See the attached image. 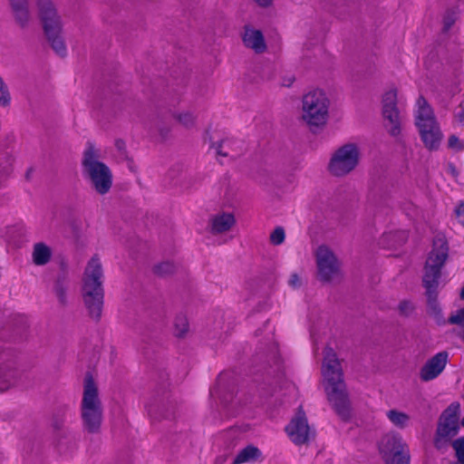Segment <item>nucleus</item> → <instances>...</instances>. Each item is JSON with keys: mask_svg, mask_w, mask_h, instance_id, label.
Instances as JSON below:
<instances>
[{"mask_svg": "<svg viewBox=\"0 0 464 464\" xmlns=\"http://www.w3.org/2000/svg\"><path fill=\"white\" fill-rule=\"evenodd\" d=\"M418 130L422 142L428 150H434L440 147L443 134L439 122L418 129Z\"/></svg>", "mask_w": 464, "mask_h": 464, "instance_id": "obj_20", "label": "nucleus"}, {"mask_svg": "<svg viewBox=\"0 0 464 464\" xmlns=\"http://www.w3.org/2000/svg\"><path fill=\"white\" fill-rule=\"evenodd\" d=\"M103 269L98 256L87 263L82 279V298L89 317L98 322L104 304Z\"/></svg>", "mask_w": 464, "mask_h": 464, "instance_id": "obj_1", "label": "nucleus"}, {"mask_svg": "<svg viewBox=\"0 0 464 464\" xmlns=\"http://www.w3.org/2000/svg\"><path fill=\"white\" fill-rule=\"evenodd\" d=\"M18 379V372L9 364H0V392L14 386Z\"/></svg>", "mask_w": 464, "mask_h": 464, "instance_id": "obj_22", "label": "nucleus"}, {"mask_svg": "<svg viewBox=\"0 0 464 464\" xmlns=\"http://www.w3.org/2000/svg\"><path fill=\"white\" fill-rule=\"evenodd\" d=\"M455 212L459 222L464 226V203H461Z\"/></svg>", "mask_w": 464, "mask_h": 464, "instance_id": "obj_37", "label": "nucleus"}, {"mask_svg": "<svg viewBox=\"0 0 464 464\" xmlns=\"http://www.w3.org/2000/svg\"><path fill=\"white\" fill-rule=\"evenodd\" d=\"M328 401L335 412L346 419L350 414V401L344 381L323 383Z\"/></svg>", "mask_w": 464, "mask_h": 464, "instance_id": "obj_10", "label": "nucleus"}, {"mask_svg": "<svg viewBox=\"0 0 464 464\" xmlns=\"http://www.w3.org/2000/svg\"><path fill=\"white\" fill-rule=\"evenodd\" d=\"M67 288H68V285L64 280L58 279L55 282L54 294H55L58 301L62 304H64L66 303Z\"/></svg>", "mask_w": 464, "mask_h": 464, "instance_id": "obj_30", "label": "nucleus"}, {"mask_svg": "<svg viewBox=\"0 0 464 464\" xmlns=\"http://www.w3.org/2000/svg\"><path fill=\"white\" fill-rule=\"evenodd\" d=\"M459 404L452 403L443 412L438 427V434L440 437H452L458 430V413Z\"/></svg>", "mask_w": 464, "mask_h": 464, "instance_id": "obj_16", "label": "nucleus"}, {"mask_svg": "<svg viewBox=\"0 0 464 464\" xmlns=\"http://www.w3.org/2000/svg\"><path fill=\"white\" fill-rule=\"evenodd\" d=\"M53 51L61 57L67 54V48L63 37V29H58L53 34L44 33Z\"/></svg>", "mask_w": 464, "mask_h": 464, "instance_id": "obj_23", "label": "nucleus"}, {"mask_svg": "<svg viewBox=\"0 0 464 464\" xmlns=\"http://www.w3.org/2000/svg\"><path fill=\"white\" fill-rule=\"evenodd\" d=\"M453 448L456 451L458 460L464 464V438L459 439L454 441Z\"/></svg>", "mask_w": 464, "mask_h": 464, "instance_id": "obj_33", "label": "nucleus"}, {"mask_svg": "<svg viewBox=\"0 0 464 464\" xmlns=\"http://www.w3.org/2000/svg\"><path fill=\"white\" fill-rule=\"evenodd\" d=\"M285 431L295 445L306 444L314 437V432L308 425L305 413L299 409L295 416L291 420L285 427Z\"/></svg>", "mask_w": 464, "mask_h": 464, "instance_id": "obj_13", "label": "nucleus"}, {"mask_svg": "<svg viewBox=\"0 0 464 464\" xmlns=\"http://www.w3.org/2000/svg\"><path fill=\"white\" fill-rule=\"evenodd\" d=\"M11 102V96L8 87L5 83L4 80L0 77V106L7 107Z\"/></svg>", "mask_w": 464, "mask_h": 464, "instance_id": "obj_31", "label": "nucleus"}, {"mask_svg": "<svg viewBox=\"0 0 464 464\" xmlns=\"http://www.w3.org/2000/svg\"><path fill=\"white\" fill-rule=\"evenodd\" d=\"M173 270H174V266L170 262H163L155 267L156 273L159 275H161V276L172 273Z\"/></svg>", "mask_w": 464, "mask_h": 464, "instance_id": "obj_34", "label": "nucleus"}, {"mask_svg": "<svg viewBox=\"0 0 464 464\" xmlns=\"http://www.w3.org/2000/svg\"><path fill=\"white\" fill-rule=\"evenodd\" d=\"M100 158V149L93 142L87 141L82 159V175L97 193L104 195L112 186V173Z\"/></svg>", "mask_w": 464, "mask_h": 464, "instance_id": "obj_2", "label": "nucleus"}, {"mask_svg": "<svg viewBox=\"0 0 464 464\" xmlns=\"http://www.w3.org/2000/svg\"><path fill=\"white\" fill-rule=\"evenodd\" d=\"M448 145L450 148L454 150H461L463 148V144L459 139L454 135L449 138Z\"/></svg>", "mask_w": 464, "mask_h": 464, "instance_id": "obj_35", "label": "nucleus"}, {"mask_svg": "<svg viewBox=\"0 0 464 464\" xmlns=\"http://www.w3.org/2000/svg\"><path fill=\"white\" fill-rule=\"evenodd\" d=\"M188 331V322L185 315L179 314L175 318L174 334L178 337H183Z\"/></svg>", "mask_w": 464, "mask_h": 464, "instance_id": "obj_29", "label": "nucleus"}, {"mask_svg": "<svg viewBox=\"0 0 464 464\" xmlns=\"http://www.w3.org/2000/svg\"><path fill=\"white\" fill-rule=\"evenodd\" d=\"M328 401L335 412L346 419L350 414V401L344 381L323 383Z\"/></svg>", "mask_w": 464, "mask_h": 464, "instance_id": "obj_9", "label": "nucleus"}, {"mask_svg": "<svg viewBox=\"0 0 464 464\" xmlns=\"http://www.w3.org/2000/svg\"><path fill=\"white\" fill-rule=\"evenodd\" d=\"M386 416L388 420L397 428L405 429L408 427L411 417L401 411L398 410H390L386 412Z\"/></svg>", "mask_w": 464, "mask_h": 464, "instance_id": "obj_25", "label": "nucleus"}, {"mask_svg": "<svg viewBox=\"0 0 464 464\" xmlns=\"http://www.w3.org/2000/svg\"><path fill=\"white\" fill-rule=\"evenodd\" d=\"M175 120L186 129H192L196 126V116L188 111L174 114Z\"/></svg>", "mask_w": 464, "mask_h": 464, "instance_id": "obj_27", "label": "nucleus"}, {"mask_svg": "<svg viewBox=\"0 0 464 464\" xmlns=\"http://www.w3.org/2000/svg\"><path fill=\"white\" fill-rule=\"evenodd\" d=\"M233 144L234 141L231 139H224L221 141L215 143L212 148L218 155L228 157L233 156Z\"/></svg>", "mask_w": 464, "mask_h": 464, "instance_id": "obj_28", "label": "nucleus"}, {"mask_svg": "<svg viewBox=\"0 0 464 464\" xmlns=\"http://www.w3.org/2000/svg\"><path fill=\"white\" fill-rule=\"evenodd\" d=\"M258 6L266 8L273 5V0H253Z\"/></svg>", "mask_w": 464, "mask_h": 464, "instance_id": "obj_39", "label": "nucleus"}, {"mask_svg": "<svg viewBox=\"0 0 464 464\" xmlns=\"http://www.w3.org/2000/svg\"><path fill=\"white\" fill-rule=\"evenodd\" d=\"M384 126L392 136L401 133V120L397 107V90L390 89L382 96Z\"/></svg>", "mask_w": 464, "mask_h": 464, "instance_id": "obj_11", "label": "nucleus"}, {"mask_svg": "<svg viewBox=\"0 0 464 464\" xmlns=\"http://www.w3.org/2000/svg\"><path fill=\"white\" fill-rule=\"evenodd\" d=\"M260 456V450L254 446H247L240 450L233 460V464H241L255 460Z\"/></svg>", "mask_w": 464, "mask_h": 464, "instance_id": "obj_26", "label": "nucleus"}, {"mask_svg": "<svg viewBox=\"0 0 464 464\" xmlns=\"http://www.w3.org/2000/svg\"><path fill=\"white\" fill-rule=\"evenodd\" d=\"M288 283L289 285H291L293 288H297L301 285L302 281L297 274H292L290 276Z\"/></svg>", "mask_w": 464, "mask_h": 464, "instance_id": "obj_36", "label": "nucleus"}, {"mask_svg": "<svg viewBox=\"0 0 464 464\" xmlns=\"http://www.w3.org/2000/svg\"><path fill=\"white\" fill-rule=\"evenodd\" d=\"M448 251V245L443 238L439 237L434 240L432 249L425 264L423 275V285L430 303L436 300L438 280L440 276V269L447 260Z\"/></svg>", "mask_w": 464, "mask_h": 464, "instance_id": "obj_5", "label": "nucleus"}, {"mask_svg": "<svg viewBox=\"0 0 464 464\" xmlns=\"http://www.w3.org/2000/svg\"><path fill=\"white\" fill-rule=\"evenodd\" d=\"M81 418L86 431L99 432L103 420V407L98 387L91 374H87L84 378Z\"/></svg>", "mask_w": 464, "mask_h": 464, "instance_id": "obj_4", "label": "nucleus"}, {"mask_svg": "<svg viewBox=\"0 0 464 464\" xmlns=\"http://www.w3.org/2000/svg\"><path fill=\"white\" fill-rule=\"evenodd\" d=\"M318 279L331 283L342 276L341 262L334 252L327 246L321 245L314 251Z\"/></svg>", "mask_w": 464, "mask_h": 464, "instance_id": "obj_8", "label": "nucleus"}, {"mask_svg": "<svg viewBox=\"0 0 464 464\" xmlns=\"http://www.w3.org/2000/svg\"><path fill=\"white\" fill-rule=\"evenodd\" d=\"M236 224V218L232 213L220 212L209 218V231L213 235L223 234L229 231Z\"/></svg>", "mask_w": 464, "mask_h": 464, "instance_id": "obj_19", "label": "nucleus"}, {"mask_svg": "<svg viewBox=\"0 0 464 464\" xmlns=\"http://www.w3.org/2000/svg\"><path fill=\"white\" fill-rule=\"evenodd\" d=\"M331 100L319 88L307 91L301 99V120L310 130L326 126L330 118Z\"/></svg>", "mask_w": 464, "mask_h": 464, "instance_id": "obj_3", "label": "nucleus"}, {"mask_svg": "<svg viewBox=\"0 0 464 464\" xmlns=\"http://www.w3.org/2000/svg\"><path fill=\"white\" fill-rule=\"evenodd\" d=\"M242 42L246 48L252 50L256 54H262L267 50L263 32L252 25H245Z\"/></svg>", "mask_w": 464, "mask_h": 464, "instance_id": "obj_15", "label": "nucleus"}, {"mask_svg": "<svg viewBox=\"0 0 464 464\" xmlns=\"http://www.w3.org/2000/svg\"><path fill=\"white\" fill-rule=\"evenodd\" d=\"M124 146H125V144H124V142H123L122 140H117V141H116V147H117L120 150H123V149H124Z\"/></svg>", "mask_w": 464, "mask_h": 464, "instance_id": "obj_41", "label": "nucleus"}, {"mask_svg": "<svg viewBox=\"0 0 464 464\" xmlns=\"http://www.w3.org/2000/svg\"><path fill=\"white\" fill-rule=\"evenodd\" d=\"M414 120L417 129L438 123L432 108L422 96L416 102Z\"/></svg>", "mask_w": 464, "mask_h": 464, "instance_id": "obj_18", "label": "nucleus"}, {"mask_svg": "<svg viewBox=\"0 0 464 464\" xmlns=\"http://www.w3.org/2000/svg\"><path fill=\"white\" fill-rule=\"evenodd\" d=\"M361 160L360 145L356 142H346L332 152L326 169L332 177L345 178L355 171Z\"/></svg>", "mask_w": 464, "mask_h": 464, "instance_id": "obj_6", "label": "nucleus"}, {"mask_svg": "<svg viewBox=\"0 0 464 464\" xmlns=\"http://www.w3.org/2000/svg\"><path fill=\"white\" fill-rule=\"evenodd\" d=\"M399 309L401 314H407L410 311L412 310V305L411 303L403 301L400 304Z\"/></svg>", "mask_w": 464, "mask_h": 464, "instance_id": "obj_38", "label": "nucleus"}, {"mask_svg": "<svg viewBox=\"0 0 464 464\" xmlns=\"http://www.w3.org/2000/svg\"><path fill=\"white\" fill-rule=\"evenodd\" d=\"M294 81H295V77L294 76H288V77L284 78L282 80L281 84L283 86H285V87H290L293 84Z\"/></svg>", "mask_w": 464, "mask_h": 464, "instance_id": "obj_40", "label": "nucleus"}, {"mask_svg": "<svg viewBox=\"0 0 464 464\" xmlns=\"http://www.w3.org/2000/svg\"><path fill=\"white\" fill-rule=\"evenodd\" d=\"M379 450L386 464H410L408 445L398 433L384 435L379 443Z\"/></svg>", "mask_w": 464, "mask_h": 464, "instance_id": "obj_7", "label": "nucleus"}, {"mask_svg": "<svg viewBox=\"0 0 464 464\" xmlns=\"http://www.w3.org/2000/svg\"><path fill=\"white\" fill-rule=\"evenodd\" d=\"M285 238V233L283 227H277L270 234V242L275 246L283 244Z\"/></svg>", "mask_w": 464, "mask_h": 464, "instance_id": "obj_32", "label": "nucleus"}, {"mask_svg": "<svg viewBox=\"0 0 464 464\" xmlns=\"http://www.w3.org/2000/svg\"><path fill=\"white\" fill-rule=\"evenodd\" d=\"M52 251L49 246L44 243H37L34 246L33 260L37 266H44L51 259Z\"/></svg>", "mask_w": 464, "mask_h": 464, "instance_id": "obj_24", "label": "nucleus"}, {"mask_svg": "<svg viewBox=\"0 0 464 464\" xmlns=\"http://www.w3.org/2000/svg\"><path fill=\"white\" fill-rule=\"evenodd\" d=\"M448 356L447 352H440L430 358L420 370V379L428 382L438 377L447 364Z\"/></svg>", "mask_w": 464, "mask_h": 464, "instance_id": "obj_17", "label": "nucleus"}, {"mask_svg": "<svg viewBox=\"0 0 464 464\" xmlns=\"http://www.w3.org/2000/svg\"><path fill=\"white\" fill-rule=\"evenodd\" d=\"M322 375L323 383L343 381L340 361L334 351L330 347H326L324 351Z\"/></svg>", "mask_w": 464, "mask_h": 464, "instance_id": "obj_14", "label": "nucleus"}, {"mask_svg": "<svg viewBox=\"0 0 464 464\" xmlns=\"http://www.w3.org/2000/svg\"><path fill=\"white\" fill-rule=\"evenodd\" d=\"M16 22L25 26L30 20L28 0H8Z\"/></svg>", "mask_w": 464, "mask_h": 464, "instance_id": "obj_21", "label": "nucleus"}, {"mask_svg": "<svg viewBox=\"0 0 464 464\" xmlns=\"http://www.w3.org/2000/svg\"><path fill=\"white\" fill-rule=\"evenodd\" d=\"M461 423H462V425L464 426V419L462 420V422H461Z\"/></svg>", "mask_w": 464, "mask_h": 464, "instance_id": "obj_42", "label": "nucleus"}, {"mask_svg": "<svg viewBox=\"0 0 464 464\" xmlns=\"http://www.w3.org/2000/svg\"><path fill=\"white\" fill-rule=\"evenodd\" d=\"M36 6L44 33L53 34L63 29L62 16L54 0H36Z\"/></svg>", "mask_w": 464, "mask_h": 464, "instance_id": "obj_12", "label": "nucleus"}]
</instances>
